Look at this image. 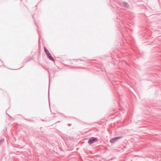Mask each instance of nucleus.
Segmentation results:
<instances>
[{
	"label": "nucleus",
	"mask_w": 161,
	"mask_h": 161,
	"mask_svg": "<svg viewBox=\"0 0 161 161\" xmlns=\"http://www.w3.org/2000/svg\"><path fill=\"white\" fill-rule=\"evenodd\" d=\"M97 138L94 137H92L90 139L88 142V143L89 144L91 145L94 142L97 141Z\"/></svg>",
	"instance_id": "obj_1"
},
{
	"label": "nucleus",
	"mask_w": 161,
	"mask_h": 161,
	"mask_svg": "<svg viewBox=\"0 0 161 161\" xmlns=\"http://www.w3.org/2000/svg\"><path fill=\"white\" fill-rule=\"evenodd\" d=\"M121 138H122V137L121 136L117 137H115V138H114L113 139H111L110 140V143H114L115 142H116L117 140L118 139H120Z\"/></svg>",
	"instance_id": "obj_2"
},
{
	"label": "nucleus",
	"mask_w": 161,
	"mask_h": 161,
	"mask_svg": "<svg viewBox=\"0 0 161 161\" xmlns=\"http://www.w3.org/2000/svg\"><path fill=\"white\" fill-rule=\"evenodd\" d=\"M44 49L45 52L47 56L48 55H49L51 54L49 53V52L45 47H44Z\"/></svg>",
	"instance_id": "obj_3"
},
{
	"label": "nucleus",
	"mask_w": 161,
	"mask_h": 161,
	"mask_svg": "<svg viewBox=\"0 0 161 161\" xmlns=\"http://www.w3.org/2000/svg\"><path fill=\"white\" fill-rule=\"evenodd\" d=\"M47 57L48 58L51 60L54 61V59L52 56L51 55V54H50L49 55H48Z\"/></svg>",
	"instance_id": "obj_4"
},
{
	"label": "nucleus",
	"mask_w": 161,
	"mask_h": 161,
	"mask_svg": "<svg viewBox=\"0 0 161 161\" xmlns=\"http://www.w3.org/2000/svg\"><path fill=\"white\" fill-rule=\"evenodd\" d=\"M124 4L126 8H127L128 7V5L127 3H124Z\"/></svg>",
	"instance_id": "obj_5"
},
{
	"label": "nucleus",
	"mask_w": 161,
	"mask_h": 161,
	"mask_svg": "<svg viewBox=\"0 0 161 161\" xmlns=\"http://www.w3.org/2000/svg\"><path fill=\"white\" fill-rule=\"evenodd\" d=\"M3 142V140H2L0 141V143L1 142Z\"/></svg>",
	"instance_id": "obj_6"
}]
</instances>
